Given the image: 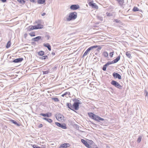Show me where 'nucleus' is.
<instances>
[{
	"label": "nucleus",
	"instance_id": "obj_19",
	"mask_svg": "<svg viewBox=\"0 0 148 148\" xmlns=\"http://www.w3.org/2000/svg\"><path fill=\"white\" fill-rule=\"evenodd\" d=\"M43 119L44 120H46L49 123H51L53 121L52 120L50 119H47L45 118H43Z\"/></svg>",
	"mask_w": 148,
	"mask_h": 148
},
{
	"label": "nucleus",
	"instance_id": "obj_15",
	"mask_svg": "<svg viewBox=\"0 0 148 148\" xmlns=\"http://www.w3.org/2000/svg\"><path fill=\"white\" fill-rule=\"evenodd\" d=\"M120 57L119 56L116 59L113 60L112 61V63H115L118 62L120 59Z\"/></svg>",
	"mask_w": 148,
	"mask_h": 148
},
{
	"label": "nucleus",
	"instance_id": "obj_37",
	"mask_svg": "<svg viewBox=\"0 0 148 148\" xmlns=\"http://www.w3.org/2000/svg\"><path fill=\"white\" fill-rule=\"evenodd\" d=\"M114 51L110 53V56L111 57H113V55L114 54Z\"/></svg>",
	"mask_w": 148,
	"mask_h": 148
},
{
	"label": "nucleus",
	"instance_id": "obj_33",
	"mask_svg": "<svg viewBox=\"0 0 148 148\" xmlns=\"http://www.w3.org/2000/svg\"><path fill=\"white\" fill-rule=\"evenodd\" d=\"M61 126L60 127L62 128L63 129H65L66 128V125L64 124H61Z\"/></svg>",
	"mask_w": 148,
	"mask_h": 148
},
{
	"label": "nucleus",
	"instance_id": "obj_28",
	"mask_svg": "<svg viewBox=\"0 0 148 148\" xmlns=\"http://www.w3.org/2000/svg\"><path fill=\"white\" fill-rule=\"evenodd\" d=\"M48 58V57L47 56H44L40 58V59L41 60H45L46 59H47Z\"/></svg>",
	"mask_w": 148,
	"mask_h": 148
},
{
	"label": "nucleus",
	"instance_id": "obj_2",
	"mask_svg": "<svg viewBox=\"0 0 148 148\" xmlns=\"http://www.w3.org/2000/svg\"><path fill=\"white\" fill-rule=\"evenodd\" d=\"M79 103L78 102H75L73 105H71V103H67V105L68 107L70 109L74 111V110H77L79 109Z\"/></svg>",
	"mask_w": 148,
	"mask_h": 148
},
{
	"label": "nucleus",
	"instance_id": "obj_35",
	"mask_svg": "<svg viewBox=\"0 0 148 148\" xmlns=\"http://www.w3.org/2000/svg\"><path fill=\"white\" fill-rule=\"evenodd\" d=\"M141 137H139L137 139V142L138 143H139L140 142L141 140Z\"/></svg>",
	"mask_w": 148,
	"mask_h": 148
},
{
	"label": "nucleus",
	"instance_id": "obj_32",
	"mask_svg": "<svg viewBox=\"0 0 148 148\" xmlns=\"http://www.w3.org/2000/svg\"><path fill=\"white\" fill-rule=\"evenodd\" d=\"M20 3L24 4L25 3V0H17Z\"/></svg>",
	"mask_w": 148,
	"mask_h": 148
},
{
	"label": "nucleus",
	"instance_id": "obj_39",
	"mask_svg": "<svg viewBox=\"0 0 148 148\" xmlns=\"http://www.w3.org/2000/svg\"><path fill=\"white\" fill-rule=\"evenodd\" d=\"M106 14L107 16H112V14L110 13L109 12H107L106 13Z\"/></svg>",
	"mask_w": 148,
	"mask_h": 148
},
{
	"label": "nucleus",
	"instance_id": "obj_16",
	"mask_svg": "<svg viewBox=\"0 0 148 148\" xmlns=\"http://www.w3.org/2000/svg\"><path fill=\"white\" fill-rule=\"evenodd\" d=\"M41 38L40 36H38L34 38L33 39V40L34 41H38Z\"/></svg>",
	"mask_w": 148,
	"mask_h": 148
},
{
	"label": "nucleus",
	"instance_id": "obj_41",
	"mask_svg": "<svg viewBox=\"0 0 148 148\" xmlns=\"http://www.w3.org/2000/svg\"><path fill=\"white\" fill-rule=\"evenodd\" d=\"M40 115L44 117H45L46 116V114H43L41 113L40 114Z\"/></svg>",
	"mask_w": 148,
	"mask_h": 148
},
{
	"label": "nucleus",
	"instance_id": "obj_47",
	"mask_svg": "<svg viewBox=\"0 0 148 148\" xmlns=\"http://www.w3.org/2000/svg\"><path fill=\"white\" fill-rule=\"evenodd\" d=\"M31 2H32L33 3H34L35 2V0H29Z\"/></svg>",
	"mask_w": 148,
	"mask_h": 148
},
{
	"label": "nucleus",
	"instance_id": "obj_24",
	"mask_svg": "<svg viewBox=\"0 0 148 148\" xmlns=\"http://www.w3.org/2000/svg\"><path fill=\"white\" fill-rule=\"evenodd\" d=\"M12 122L14 124H15L16 125L18 126H20V125L18 123H17V122L14 120H11L10 121Z\"/></svg>",
	"mask_w": 148,
	"mask_h": 148
},
{
	"label": "nucleus",
	"instance_id": "obj_31",
	"mask_svg": "<svg viewBox=\"0 0 148 148\" xmlns=\"http://www.w3.org/2000/svg\"><path fill=\"white\" fill-rule=\"evenodd\" d=\"M52 99L55 102H58L59 101L57 98H52Z\"/></svg>",
	"mask_w": 148,
	"mask_h": 148
},
{
	"label": "nucleus",
	"instance_id": "obj_49",
	"mask_svg": "<svg viewBox=\"0 0 148 148\" xmlns=\"http://www.w3.org/2000/svg\"><path fill=\"white\" fill-rule=\"evenodd\" d=\"M52 54L53 55H55V53H52Z\"/></svg>",
	"mask_w": 148,
	"mask_h": 148
},
{
	"label": "nucleus",
	"instance_id": "obj_7",
	"mask_svg": "<svg viewBox=\"0 0 148 148\" xmlns=\"http://www.w3.org/2000/svg\"><path fill=\"white\" fill-rule=\"evenodd\" d=\"M64 116L61 114H58L56 116V118L57 120L59 121H62L64 120Z\"/></svg>",
	"mask_w": 148,
	"mask_h": 148
},
{
	"label": "nucleus",
	"instance_id": "obj_26",
	"mask_svg": "<svg viewBox=\"0 0 148 148\" xmlns=\"http://www.w3.org/2000/svg\"><path fill=\"white\" fill-rule=\"evenodd\" d=\"M29 34L31 37L35 36H36L35 33L34 32H30Z\"/></svg>",
	"mask_w": 148,
	"mask_h": 148
},
{
	"label": "nucleus",
	"instance_id": "obj_27",
	"mask_svg": "<svg viewBox=\"0 0 148 148\" xmlns=\"http://www.w3.org/2000/svg\"><path fill=\"white\" fill-rule=\"evenodd\" d=\"M103 56L106 57H107L108 56V55L107 52L104 51L103 53Z\"/></svg>",
	"mask_w": 148,
	"mask_h": 148
},
{
	"label": "nucleus",
	"instance_id": "obj_36",
	"mask_svg": "<svg viewBox=\"0 0 148 148\" xmlns=\"http://www.w3.org/2000/svg\"><path fill=\"white\" fill-rule=\"evenodd\" d=\"M49 71H43V74H46L48 73Z\"/></svg>",
	"mask_w": 148,
	"mask_h": 148
},
{
	"label": "nucleus",
	"instance_id": "obj_1",
	"mask_svg": "<svg viewBox=\"0 0 148 148\" xmlns=\"http://www.w3.org/2000/svg\"><path fill=\"white\" fill-rule=\"evenodd\" d=\"M88 114L90 118L95 121L99 122L100 121H103L104 120V119L101 118L92 112H88Z\"/></svg>",
	"mask_w": 148,
	"mask_h": 148
},
{
	"label": "nucleus",
	"instance_id": "obj_38",
	"mask_svg": "<svg viewBox=\"0 0 148 148\" xmlns=\"http://www.w3.org/2000/svg\"><path fill=\"white\" fill-rule=\"evenodd\" d=\"M58 126L60 127L61 126V124L60 123H58V122H56L55 123Z\"/></svg>",
	"mask_w": 148,
	"mask_h": 148
},
{
	"label": "nucleus",
	"instance_id": "obj_3",
	"mask_svg": "<svg viewBox=\"0 0 148 148\" xmlns=\"http://www.w3.org/2000/svg\"><path fill=\"white\" fill-rule=\"evenodd\" d=\"M77 14L76 12H71L69 14L68 17L66 18V20L68 21L75 20L77 18Z\"/></svg>",
	"mask_w": 148,
	"mask_h": 148
},
{
	"label": "nucleus",
	"instance_id": "obj_21",
	"mask_svg": "<svg viewBox=\"0 0 148 148\" xmlns=\"http://www.w3.org/2000/svg\"><path fill=\"white\" fill-rule=\"evenodd\" d=\"M11 45V41H9L8 42V43L7 44V45L6 46V48H9V47H10Z\"/></svg>",
	"mask_w": 148,
	"mask_h": 148
},
{
	"label": "nucleus",
	"instance_id": "obj_46",
	"mask_svg": "<svg viewBox=\"0 0 148 148\" xmlns=\"http://www.w3.org/2000/svg\"><path fill=\"white\" fill-rule=\"evenodd\" d=\"M27 34L26 33V34H25L24 35V37L25 38L27 37Z\"/></svg>",
	"mask_w": 148,
	"mask_h": 148
},
{
	"label": "nucleus",
	"instance_id": "obj_12",
	"mask_svg": "<svg viewBox=\"0 0 148 148\" xmlns=\"http://www.w3.org/2000/svg\"><path fill=\"white\" fill-rule=\"evenodd\" d=\"M113 77L115 78H118L119 79H121V76L117 73L114 72L113 74Z\"/></svg>",
	"mask_w": 148,
	"mask_h": 148
},
{
	"label": "nucleus",
	"instance_id": "obj_10",
	"mask_svg": "<svg viewBox=\"0 0 148 148\" xmlns=\"http://www.w3.org/2000/svg\"><path fill=\"white\" fill-rule=\"evenodd\" d=\"M79 6L77 4L72 5L70 7V8L71 10H76L79 9Z\"/></svg>",
	"mask_w": 148,
	"mask_h": 148
},
{
	"label": "nucleus",
	"instance_id": "obj_22",
	"mask_svg": "<svg viewBox=\"0 0 148 148\" xmlns=\"http://www.w3.org/2000/svg\"><path fill=\"white\" fill-rule=\"evenodd\" d=\"M32 146L33 148H46V147L45 146H44V147L42 148H41L36 145H33Z\"/></svg>",
	"mask_w": 148,
	"mask_h": 148
},
{
	"label": "nucleus",
	"instance_id": "obj_29",
	"mask_svg": "<svg viewBox=\"0 0 148 148\" xmlns=\"http://www.w3.org/2000/svg\"><path fill=\"white\" fill-rule=\"evenodd\" d=\"M132 10L134 12L138 11H139V10L137 7H134Z\"/></svg>",
	"mask_w": 148,
	"mask_h": 148
},
{
	"label": "nucleus",
	"instance_id": "obj_17",
	"mask_svg": "<svg viewBox=\"0 0 148 148\" xmlns=\"http://www.w3.org/2000/svg\"><path fill=\"white\" fill-rule=\"evenodd\" d=\"M37 27V29H42L43 28V25L41 24H38L36 25Z\"/></svg>",
	"mask_w": 148,
	"mask_h": 148
},
{
	"label": "nucleus",
	"instance_id": "obj_45",
	"mask_svg": "<svg viewBox=\"0 0 148 148\" xmlns=\"http://www.w3.org/2000/svg\"><path fill=\"white\" fill-rule=\"evenodd\" d=\"M2 2L3 3L5 2H6L7 0H1Z\"/></svg>",
	"mask_w": 148,
	"mask_h": 148
},
{
	"label": "nucleus",
	"instance_id": "obj_4",
	"mask_svg": "<svg viewBox=\"0 0 148 148\" xmlns=\"http://www.w3.org/2000/svg\"><path fill=\"white\" fill-rule=\"evenodd\" d=\"M88 142L82 139L81 141L88 148H92L91 146L93 143V141L92 140H88Z\"/></svg>",
	"mask_w": 148,
	"mask_h": 148
},
{
	"label": "nucleus",
	"instance_id": "obj_8",
	"mask_svg": "<svg viewBox=\"0 0 148 148\" xmlns=\"http://www.w3.org/2000/svg\"><path fill=\"white\" fill-rule=\"evenodd\" d=\"M37 29L36 25H30L29 26L27 29V31L30 32L34 29Z\"/></svg>",
	"mask_w": 148,
	"mask_h": 148
},
{
	"label": "nucleus",
	"instance_id": "obj_40",
	"mask_svg": "<svg viewBox=\"0 0 148 148\" xmlns=\"http://www.w3.org/2000/svg\"><path fill=\"white\" fill-rule=\"evenodd\" d=\"M112 62H108L106 64L105 66H108V65H109V64H112Z\"/></svg>",
	"mask_w": 148,
	"mask_h": 148
},
{
	"label": "nucleus",
	"instance_id": "obj_44",
	"mask_svg": "<svg viewBox=\"0 0 148 148\" xmlns=\"http://www.w3.org/2000/svg\"><path fill=\"white\" fill-rule=\"evenodd\" d=\"M105 65L103 67V71H106V66H105Z\"/></svg>",
	"mask_w": 148,
	"mask_h": 148
},
{
	"label": "nucleus",
	"instance_id": "obj_25",
	"mask_svg": "<svg viewBox=\"0 0 148 148\" xmlns=\"http://www.w3.org/2000/svg\"><path fill=\"white\" fill-rule=\"evenodd\" d=\"M121 5H122L124 3V0H116Z\"/></svg>",
	"mask_w": 148,
	"mask_h": 148
},
{
	"label": "nucleus",
	"instance_id": "obj_48",
	"mask_svg": "<svg viewBox=\"0 0 148 148\" xmlns=\"http://www.w3.org/2000/svg\"><path fill=\"white\" fill-rule=\"evenodd\" d=\"M46 14V13H43L42 14V15L43 16H45V15Z\"/></svg>",
	"mask_w": 148,
	"mask_h": 148
},
{
	"label": "nucleus",
	"instance_id": "obj_42",
	"mask_svg": "<svg viewBox=\"0 0 148 148\" xmlns=\"http://www.w3.org/2000/svg\"><path fill=\"white\" fill-rule=\"evenodd\" d=\"M119 21L118 20V19H115L114 20V22H116V23H119Z\"/></svg>",
	"mask_w": 148,
	"mask_h": 148
},
{
	"label": "nucleus",
	"instance_id": "obj_43",
	"mask_svg": "<svg viewBox=\"0 0 148 148\" xmlns=\"http://www.w3.org/2000/svg\"><path fill=\"white\" fill-rule=\"evenodd\" d=\"M43 126L42 124H40L38 126V127L39 128L42 127Z\"/></svg>",
	"mask_w": 148,
	"mask_h": 148
},
{
	"label": "nucleus",
	"instance_id": "obj_23",
	"mask_svg": "<svg viewBox=\"0 0 148 148\" xmlns=\"http://www.w3.org/2000/svg\"><path fill=\"white\" fill-rule=\"evenodd\" d=\"M126 55L129 58H131V54L129 53V52H126Z\"/></svg>",
	"mask_w": 148,
	"mask_h": 148
},
{
	"label": "nucleus",
	"instance_id": "obj_18",
	"mask_svg": "<svg viewBox=\"0 0 148 148\" xmlns=\"http://www.w3.org/2000/svg\"><path fill=\"white\" fill-rule=\"evenodd\" d=\"M45 0H37V2L39 4H43L45 3Z\"/></svg>",
	"mask_w": 148,
	"mask_h": 148
},
{
	"label": "nucleus",
	"instance_id": "obj_20",
	"mask_svg": "<svg viewBox=\"0 0 148 148\" xmlns=\"http://www.w3.org/2000/svg\"><path fill=\"white\" fill-rule=\"evenodd\" d=\"M44 54V52L42 51H41L38 52V54L39 56H43Z\"/></svg>",
	"mask_w": 148,
	"mask_h": 148
},
{
	"label": "nucleus",
	"instance_id": "obj_6",
	"mask_svg": "<svg viewBox=\"0 0 148 148\" xmlns=\"http://www.w3.org/2000/svg\"><path fill=\"white\" fill-rule=\"evenodd\" d=\"M98 47V46L97 45L96 46H93L91 47H90L85 52V53H84L83 54V56H86L88 53L89 51L91 50L94 49V48H96Z\"/></svg>",
	"mask_w": 148,
	"mask_h": 148
},
{
	"label": "nucleus",
	"instance_id": "obj_13",
	"mask_svg": "<svg viewBox=\"0 0 148 148\" xmlns=\"http://www.w3.org/2000/svg\"><path fill=\"white\" fill-rule=\"evenodd\" d=\"M23 59L22 58H20L14 59L13 61V62L15 63H18L21 62Z\"/></svg>",
	"mask_w": 148,
	"mask_h": 148
},
{
	"label": "nucleus",
	"instance_id": "obj_30",
	"mask_svg": "<svg viewBox=\"0 0 148 148\" xmlns=\"http://www.w3.org/2000/svg\"><path fill=\"white\" fill-rule=\"evenodd\" d=\"M70 94L69 92H66L64 94H63L61 96L62 97H64V96L66 95H70Z\"/></svg>",
	"mask_w": 148,
	"mask_h": 148
},
{
	"label": "nucleus",
	"instance_id": "obj_11",
	"mask_svg": "<svg viewBox=\"0 0 148 148\" xmlns=\"http://www.w3.org/2000/svg\"><path fill=\"white\" fill-rule=\"evenodd\" d=\"M70 146V145L69 143H65L61 144L59 148H66Z\"/></svg>",
	"mask_w": 148,
	"mask_h": 148
},
{
	"label": "nucleus",
	"instance_id": "obj_34",
	"mask_svg": "<svg viewBox=\"0 0 148 148\" xmlns=\"http://www.w3.org/2000/svg\"><path fill=\"white\" fill-rule=\"evenodd\" d=\"M46 114V117H49L51 116L52 115V114L51 113H48Z\"/></svg>",
	"mask_w": 148,
	"mask_h": 148
},
{
	"label": "nucleus",
	"instance_id": "obj_14",
	"mask_svg": "<svg viewBox=\"0 0 148 148\" xmlns=\"http://www.w3.org/2000/svg\"><path fill=\"white\" fill-rule=\"evenodd\" d=\"M44 47L48 48V50L50 51L51 50V47L49 43L45 44L43 45Z\"/></svg>",
	"mask_w": 148,
	"mask_h": 148
},
{
	"label": "nucleus",
	"instance_id": "obj_5",
	"mask_svg": "<svg viewBox=\"0 0 148 148\" xmlns=\"http://www.w3.org/2000/svg\"><path fill=\"white\" fill-rule=\"evenodd\" d=\"M111 83L116 87L120 89L122 87L118 82L114 80L112 81Z\"/></svg>",
	"mask_w": 148,
	"mask_h": 148
},
{
	"label": "nucleus",
	"instance_id": "obj_9",
	"mask_svg": "<svg viewBox=\"0 0 148 148\" xmlns=\"http://www.w3.org/2000/svg\"><path fill=\"white\" fill-rule=\"evenodd\" d=\"M89 5L90 6L92 7L93 8H95L96 9H98V6L95 3H93V1L90 2L88 3Z\"/></svg>",
	"mask_w": 148,
	"mask_h": 148
}]
</instances>
